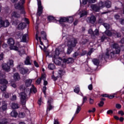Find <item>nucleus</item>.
I'll list each match as a JSON object with an SVG mask.
<instances>
[{"instance_id":"5701e85b","label":"nucleus","mask_w":124,"mask_h":124,"mask_svg":"<svg viewBox=\"0 0 124 124\" xmlns=\"http://www.w3.org/2000/svg\"><path fill=\"white\" fill-rule=\"evenodd\" d=\"M95 35H99V31H98V29L95 30V31L93 32L92 37L94 38V37H95Z\"/></svg>"},{"instance_id":"0e129e2a","label":"nucleus","mask_w":124,"mask_h":124,"mask_svg":"<svg viewBox=\"0 0 124 124\" xmlns=\"http://www.w3.org/2000/svg\"><path fill=\"white\" fill-rule=\"evenodd\" d=\"M95 1V0H88V2H89V3H94Z\"/></svg>"},{"instance_id":"f8f14e48","label":"nucleus","mask_w":124,"mask_h":124,"mask_svg":"<svg viewBox=\"0 0 124 124\" xmlns=\"http://www.w3.org/2000/svg\"><path fill=\"white\" fill-rule=\"evenodd\" d=\"M30 61H31V57H30V56H27L26 58L25 61H24L25 64H26L27 65L31 64V62Z\"/></svg>"},{"instance_id":"9b49d317","label":"nucleus","mask_w":124,"mask_h":124,"mask_svg":"<svg viewBox=\"0 0 124 124\" xmlns=\"http://www.w3.org/2000/svg\"><path fill=\"white\" fill-rule=\"evenodd\" d=\"M14 79L15 81H19L20 79H21V77H20V75L18 73H16L14 75Z\"/></svg>"},{"instance_id":"69168bd1","label":"nucleus","mask_w":124,"mask_h":124,"mask_svg":"<svg viewBox=\"0 0 124 124\" xmlns=\"http://www.w3.org/2000/svg\"><path fill=\"white\" fill-rule=\"evenodd\" d=\"M4 97L5 98H9V93H6L4 94Z\"/></svg>"},{"instance_id":"72a5a7b5","label":"nucleus","mask_w":124,"mask_h":124,"mask_svg":"<svg viewBox=\"0 0 124 124\" xmlns=\"http://www.w3.org/2000/svg\"><path fill=\"white\" fill-rule=\"evenodd\" d=\"M48 68L51 70H53V69H55V65L54 64H50L48 65Z\"/></svg>"},{"instance_id":"052dcab7","label":"nucleus","mask_w":124,"mask_h":124,"mask_svg":"<svg viewBox=\"0 0 124 124\" xmlns=\"http://www.w3.org/2000/svg\"><path fill=\"white\" fill-rule=\"evenodd\" d=\"M118 114H119V115H121V116H124V113L123 110L119 111L118 112Z\"/></svg>"},{"instance_id":"20e7f679","label":"nucleus","mask_w":124,"mask_h":124,"mask_svg":"<svg viewBox=\"0 0 124 124\" xmlns=\"http://www.w3.org/2000/svg\"><path fill=\"white\" fill-rule=\"evenodd\" d=\"M25 3V0H22L21 2H19L18 4H16L15 5V8L16 9H19L21 10V14H25V10H24V7L23 6V4Z\"/></svg>"},{"instance_id":"de8ad7c7","label":"nucleus","mask_w":124,"mask_h":124,"mask_svg":"<svg viewBox=\"0 0 124 124\" xmlns=\"http://www.w3.org/2000/svg\"><path fill=\"white\" fill-rule=\"evenodd\" d=\"M47 19L48 21H52V20H54V16H48L47 17Z\"/></svg>"},{"instance_id":"58836bf2","label":"nucleus","mask_w":124,"mask_h":124,"mask_svg":"<svg viewBox=\"0 0 124 124\" xmlns=\"http://www.w3.org/2000/svg\"><path fill=\"white\" fill-rule=\"evenodd\" d=\"M40 78L41 79V80L45 81L46 80V75L42 74Z\"/></svg>"},{"instance_id":"1a4fd4ad","label":"nucleus","mask_w":124,"mask_h":124,"mask_svg":"<svg viewBox=\"0 0 124 124\" xmlns=\"http://www.w3.org/2000/svg\"><path fill=\"white\" fill-rule=\"evenodd\" d=\"M2 67L5 71H7V72H9L10 71V66L8 65V63H4L2 64Z\"/></svg>"},{"instance_id":"864d4df0","label":"nucleus","mask_w":124,"mask_h":124,"mask_svg":"<svg viewBox=\"0 0 124 124\" xmlns=\"http://www.w3.org/2000/svg\"><path fill=\"white\" fill-rule=\"evenodd\" d=\"M86 15H87V12H84L81 14L80 18H81V17H84V16H86Z\"/></svg>"},{"instance_id":"423d86ee","label":"nucleus","mask_w":124,"mask_h":124,"mask_svg":"<svg viewBox=\"0 0 124 124\" xmlns=\"http://www.w3.org/2000/svg\"><path fill=\"white\" fill-rule=\"evenodd\" d=\"M52 102H53V99L51 98H49L47 101L48 106L46 109L47 112H48V111H50V110H52V109H53V108L54 107H52V105H51V103H52Z\"/></svg>"},{"instance_id":"c03bdc74","label":"nucleus","mask_w":124,"mask_h":124,"mask_svg":"<svg viewBox=\"0 0 124 124\" xmlns=\"http://www.w3.org/2000/svg\"><path fill=\"white\" fill-rule=\"evenodd\" d=\"M74 92L75 93H79V92H80V88H76L74 89Z\"/></svg>"},{"instance_id":"e2e57ef3","label":"nucleus","mask_w":124,"mask_h":124,"mask_svg":"<svg viewBox=\"0 0 124 124\" xmlns=\"http://www.w3.org/2000/svg\"><path fill=\"white\" fill-rule=\"evenodd\" d=\"M32 91L33 92V93H36V89L35 88V87H34V86H33V85H32Z\"/></svg>"},{"instance_id":"a19ab883","label":"nucleus","mask_w":124,"mask_h":124,"mask_svg":"<svg viewBox=\"0 0 124 124\" xmlns=\"http://www.w3.org/2000/svg\"><path fill=\"white\" fill-rule=\"evenodd\" d=\"M16 99H17V96H16V95H13L12 98L11 99V100L12 101H14L16 100Z\"/></svg>"},{"instance_id":"ea45409f","label":"nucleus","mask_w":124,"mask_h":124,"mask_svg":"<svg viewBox=\"0 0 124 124\" xmlns=\"http://www.w3.org/2000/svg\"><path fill=\"white\" fill-rule=\"evenodd\" d=\"M18 52L20 56H22V55H24L25 54V50H24V49L19 50Z\"/></svg>"},{"instance_id":"603ef678","label":"nucleus","mask_w":124,"mask_h":124,"mask_svg":"<svg viewBox=\"0 0 124 124\" xmlns=\"http://www.w3.org/2000/svg\"><path fill=\"white\" fill-rule=\"evenodd\" d=\"M89 113H94V112H95V108H92V109H90L89 111H88Z\"/></svg>"},{"instance_id":"c9c22d12","label":"nucleus","mask_w":124,"mask_h":124,"mask_svg":"<svg viewBox=\"0 0 124 124\" xmlns=\"http://www.w3.org/2000/svg\"><path fill=\"white\" fill-rule=\"evenodd\" d=\"M54 62L57 65H61V62H60V61L58 60L57 59H54Z\"/></svg>"},{"instance_id":"473e14b6","label":"nucleus","mask_w":124,"mask_h":124,"mask_svg":"<svg viewBox=\"0 0 124 124\" xmlns=\"http://www.w3.org/2000/svg\"><path fill=\"white\" fill-rule=\"evenodd\" d=\"M105 34L107 35L108 36H111L112 35V32L110 31L109 30H107L105 31Z\"/></svg>"},{"instance_id":"f03ea898","label":"nucleus","mask_w":124,"mask_h":124,"mask_svg":"<svg viewBox=\"0 0 124 124\" xmlns=\"http://www.w3.org/2000/svg\"><path fill=\"white\" fill-rule=\"evenodd\" d=\"M31 93L30 90L25 89L24 92H22L20 93V101L22 105H26V102L27 101V93Z\"/></svg>"},{"instance_id":"c85d7f7f","label":"nucleus","mask_w":124,"mask_h":124,"mask_svg":"<svg viewBox=\"0 0 124 124\" xmlns=\"http://www.w3.org/2000/svg\"><path fill=\"white\" fill-rule=\"evenodd\" d=\"M43 10V8H38V12H37V15L39 16H40L42 14V11Z\"/></svg>"},{"instance_id":"13d9d810","label":"nucleus","mask_w":124,"mask_h":124,"mask_svg":"<svg viewBox=\"0 0 124 124\" xmlns=\"http://www.w3.org/2000/svg\"><path fill=\"white\" fill-rule=\"evenodd\" d=\"M88 89H89V90H90V91H93V85L90 84L88 86Z\"/></svg>"},{"instance_id":"39448f33","label":"nucleus","mask_w":124,"mask_h":124,"mask_svg":"<svg viewBox=\"0 0 124 124\" xmlns=\"http://www.w3.org/2000/svg\"><path fill=\"white\" fill-rule=\"evenodd\" d=\"M121 52V49H118L116 50V52L112 51L110 53L109 52V50L108 49H107V52L106 53V56L107 58H109V56H110L111 58H115V56H116V54H120Z\"/></svg>"},{"instance_id":"c756f323","label":"nucleus","mask_w":124,"mask_h":124,"mask_svg":"<svg viewBox=\"0 0 124 124\" xmlns=\"http://www.w3.org/2000/svg\"><path fill=\"white\" fill-rule=\"evenodd\" d=\"M58 73L60 76H62L65 74V71L64 70H59Z\"/></svg>"},{"instance_id":"e433bc0d","label":"nucleus","mask_w":124,"mask_h":124,"mask_svg":"<svg viewBox=\"0 0 124 124\" xmlns=\"http://www.w3.org/2000/svg\"><path fill=\"white\" fill-rule=\"evenodd\" d=\"M6 85H3L2 86H1V90L2 91V92H4L5 91H6Z\"/></svg>"},{"instance_id":"2f4dec72","label":"nucleus","mask_w":124,"mask_h":124,"mask_svg":"<svg viewBox=\"0 0 124 124\" xmlns=\"http://www.w3.org/2000/svg\"><path fill=\"white\" fill-rule=\"evenodd\" d=\"M103 25L104 27H105L106 30H109V29H110V25H109L108 23H103Z\"/></svg>"},{"instance_id":"b1692460","label":"nucleus","mask_w":124,"mask_h":124,"mask_svg":"<svg viewBox=\"0 0 124 124\" xmlns=\"http://www.w3.org/2000/svg\"><path fill=\"white\" fill-rule=\"evenodd\" d=\"M111 47H112V48H113L114 49H115L116 50L121 49V48H120L119 44H118L117 43H114V44H112L111 46Z\"/></svg>"},{"instance_id":"7ed1b4c3","label":"nucleus","mask_w":124,"mask_h":124,"mask_svg":"<svg viewBox=\"0 0 124 124\" xmlns=\"http://www.w3.org/2000/svg\"><path fill=\"white\" fill-rule=\"evenodd\" d=\"M7 44L8 45H9L10 48L11 49V50H15V51H18V47L14 46V45L15 44V40H14V39L12 38L8 39L7 41Z\"/></svg>"},{"instance_id":"dca6fc26","label":"nucleus","mask_w":124,"mask_h":124,"mask_svg":"<svg viewBox=\"0 0 124 124\" xmlns=\"http://www.w3.org/2000/svg\"><path fill=\"white\" fill-rule=\"evenodd\" d=\"M111 5L112 4L111 3V1H110L109 0H107L105 2V6H106L107 8H110Z\"/></svg>"},{"instance_id":"f257e3e1","label":"nucleus","mask_w":124,"mask_h":124,"mask_svg":"<svg viewBox=\"0 0 124 124\" xmlns=\"http://www.w3.org/2000/svg\"><path fill=\"white\" fill-rule=\"evenodd\" d=\"M67 45L68 46L67 54L69 55V54L72 52V50H73L72 48L76 46V44H77V42H78V41H77V39L74 38H71L70 39H69V38H67Z\"/></svg>"},{"instance_id":"680f3d73","label":"nucleus","mask_w":124,"mask_h":124,"mask_svg":"<svg viewBox=\"0 0 124 124\" xmlns=\"http://www.w3.org/2000/svg\"><path fill=\"white\" fill-rule=\"evenodd\" d=\"M115 36H116V37H121V33L119 32H116L115 33Z\"/></svg>"},{"instance_id":"8fccbe9b","label":"nucleus","mask_w":124,"mask_h":124,"mask_svg":"<svg viewBox=\"0 0 124 124\" xmlns=\"http://www.w3.org/2000/svg\"><path fill=\"white\" fill-rule=\"evenodd\" d=\"M3 20L2 19L0 20V28L3 27Z\"/></svg>"},{"instance_id":"6e6d98bb","label":"nucleus","mask_w":124,"mask_h":124,"mask_svg":"<svg viewBox=\"0 0 124 124\" xmlns=\"http://www.w3.org/2000/svg\"><path fill=\"white\" fill-rule=\"evenodd\" d=\"M51 77L54 81H56V80H58V78H59V76L55 77V76H52Z\"/></svg>"},{"instance_id":"aec40b11","label":"nucleus","mask_w":124,"mask_h":124,"mask_svg":"<svg viewBox=\"0 0 124 124\" xmlns=\"http://www.w3.org/2000/svg\"><path fill=\"white\" fill-rule=\"evenodd\" d=\"M93 62L95 65H99V60L94 58L92 60Z\"/></svg>"},{"instance_id":"4c0bfd02","label":"nucleus","mask_w":124,"mask_h":124,"mask_svg":"<svg viewBox=\"0 0 124 124\" xmlns=\"http://www.w3.org/2000/svg\"><path fill=\"white\" fill-rule=\"evenodd\" d=\"M80 111H81V107L79 106H78V108L76 111V114H79Z\"/></svg>"},{"instance_id":"412c9836","label":"nucleus","mask_w":124,"mask_h":124,"mask_svg":"<svg viewBox=\"0 0 124 124\" xmlns=\"http://www.w3.org/2000/svg\"><path fill=\"white\" fill-rule=\"evenodd\" d=\"M59 22L60 24H62V23H65V22H67V17H62L59 20Z\"/></svg>"},{"instance_id":"3c124183","label":"nucleus","mask_w":124,"mask_h":124,"mask_svg":"<svg viewBox=\"0 0 124 124\" xmlns=\"http://www.w3.org/2000/svg\"><path fill=\"white\" fill-rule=\"evenodd\" d=\"M38 8H43L42 6H41V1L39 0L38 1Z\"/></svg>"},{"instance_id":"5fc2aeb1","label":"nucleus","mask_w":124,"mask_h":124,"mask_svg":"<svg viewBox=\"0 0 124 124\" xmlns=\"http://www.w3.org/2000/svg\"><path fill=\"white\" fill-rule=\"evenodd\" d=\"M34 65L36 67H39V64L35 61H34Z\"/></svg>"},{"instance_id":"2eb2a0df","label":"nucleus","mask_w":124,"mask_h":124,"mask_svg":"<svg viewBox=\"0 0 124 124\" xmlns=\"http://www.w3.org/2000/svg\"><path fill=\"white\" fill-rule=\"evenodd\" d=\"M91 8L94 11H95L96 12H97L98 11H99V10L100 8L99 6H96V5H92L91 6Z\"/></svg>"},{"instance_id":"cd10ccee","label":"nucleus","mask_w":124,"mask_h":124,"mask_svg":"<svg viewBox=\"0 0 124 124\" xmlns=\"http://www.w3.org/2000/svg\"><path fill=\"white\" fill-rule=\"evenodd\" d=\"M41 36L42 37L43 39L46 40V33L45 31H41Z\"/></svg>"},{"instance_id":"4d7b16f0","label":"nucleus","mask_w":124,"mask_h":124,"mask_svg":"<svg viewBox=\"0 0 124 124\" xmlns=\"http://www.w3.org/2000/svg\"><path fill=\"white\" fill-rule=\"evenodd\" d=\"M14 63V62L13 61V60H10L9 61L10 65H11V66H13Z\"/></svg>"},{"instance_id":"6ab92c4d","label":"nucleus","mask_w":124,"mask_h":124,"mask_svg":"<svg viewBox=\"0 0 124 124\" xmlns=\"http://www.w3.org/2000/svg\"><path fill=\"white\" fill-rule=\"evenodd\" d=\"M29 72V69H25V68H21L20 70V73L21 74H23V75L25 74H27Z\"/></svg>"},{"instance_id":"6e6552de","label":"nucleus","mask_w":124,"mask_h":124,"mask_svg":"<svg viewBox=\"0 0 124 124\" xmlns=\"http://www.w3.org/2000/svg\"><path fill=\"white\" fill-rule=\"evenodd\" d=\"M0 110L1 111H6V110H7V103H6L5 101L2 102V106L0 107Z\"/></svg>"},{"instance_id":"4468645a","label":"nucleus","mask_w":124,"mask_h":124,"mask_svg":"<svg viewBox=\"0 0 124 124\" xmlns=\"http://www.w3.org/2000/svg\"><path fill=\"white\" fill-rule=\"evenodd\" d=\"M11 107L12 109H18V108H20V105H19L17 103H12Z\"/></svg>"},{"instance_id":"a18cd8bd","label":"nucleus","mask_w":124,"mask_h":124,"mask_svg":"<svg viewBox=\"0 0 124 124\" xmlns=\"http://www.w3.org/2000/svg\"><path fill=\"white\" fill-rule=\"evenodd\" d=\"M11 87H12L13 88H14L15 89L16 88L17 85H16V83H14V82H12L11 83Z\"/></svg>"},{"instance_id":"49530a36","label":"nucleus","mask_w":124,"mask_h":124,"mask_svg":"<svg viewBox=\"0 0 124 124\" xmlns=\"http://www.w3.org/2000/svg\"><path fill=\"white\" fill-rule=\"evenodd\" d=\"M103 105H104V102L101 101L100 102V103L98 104V106L99 107H102V106H103Z\"/></svg>"},{"instance_id":"09e8293b","label":"nucleus","mask_w":124,"mask_h":124,"mask_svg":"<svg viewBox=\"0 0 124 124\" xmlns=\"http://www.w3.org/2000/svg\"><path fill=\"white\" fill-rule=\"evenodd\" d=\"M88 32L90 34H91V36L93 37V29H90Z\"/></svg>"},{"instance_id":"ddd939ff","label":"nucleus","mask_w":124,"mask_h":124,"mask_svg":"<svg viewBox=\"0 0 124 124\" xmlns=\"http://www.w3.org/2000/svg\"><path fill=\"white\" fill-rule=\"evenodd\" d=\"M12 17H14V18H20L21 16L19 13L17 12H13L12 14Z\"/></svg>"},{"instance_id":"f704fd0d","label":"nucleus","mask_w":124,"mask_h":124,"mask_svg":"<svg viewBox=\"0 0 124 124\" xmlns=\"http://www.w3.org/2000/svg\"><path fill=\"white\" fill-rule=\"evenodd\" d=\"M67 22H68V23H72L73 22V17L70 16L68 17H67Z\"/></svg>"},{"instance_id":"bb28decb","label":"nucleus","mask_w":124,"mask_h":124,"mask_svg":"<svg viewBox=\"0 0 124 124\" xmlns=\"http://www.w3.org/2000/svg\"><path fill=\"white\" fill-rule=\"evenodd\" d=\"M28 34H25L23 35L22 37V40L23 42H27V38H28Z\"/></svg>"},{"instance_id":"9d476101","label":"nucleus","mask_w":124,"mask_h":124,"mask_svg":"<svg viewBox=\"0 0 124 124\" xmlns=\"http://www.w3.org/2000/svg\"><path fill=\"white\" fill-rule=\"evenodd\" d=\"M62 62L64 63H72V62H74V60H73L72 58H69L67 59H63Z\"/></svg>"},{"instance_id":"f3484780","label":"nucleus","mask_w":124,"mask_h":124,"mask_svg":"<svg viewBox=\"0 0 124 124\" xmlns=\"http://www.w3.org/2000/svg\"><path fill=\"white\" fill-rule=\"evenodd\" d=\"M25 27H26V23L21 22L18 25V28L19 30H24Z\"/></svg>"},{"instance_id":"0eeeda50","label":"nucleus","mask_w":124,"mask_h":124,"mask_svg":"<svg viewBox=\"0 0 124 124\" xmlns=\"http://www.w3.org/2000/svg\"><path fill=\"white\" fill-rule=\"evenodd\" d=\"M96 20V18L94 16H92L91 17H88L87 19V21L88 23H91V24H94Z\"/></svg>"},{"instance_id":"7c9ffc66","label":"nucleus","mask_w":124,"mask_h":124,"mask_svg":"<svg viewBox=\"0 0 124 124\" xmlns=\"http://www.w3.org/2000/svg\"><path fill=\"white\" fill-rule=\"evenodd\" d=\"M99 8H103V7H105V2L101 1L99 3Z\"/></svg>"},{"instance_id":"393cba45","label":"nucleus","mask_w":124,"mask_h":124,"mask_svg":"<svg viewBox=\"0 0 124 124\" xmlns=\"http://www.w3.org/2000/svg\"><path fill=\"white\" fill-rule=\"evenodd\" d=\"M11 115L12 117H14L15 118H16V117L18 116V113H17V111H16V110H13L11 112Z\"/></svg>"},{"instance_id":"bf43d9fd","label":"nucleus","mask_w":124,"mask_h":124,"mask_svg":"<svg viewBox=\"0 0 124 124\" xmlns=\"http://www.w3.org/2000/svg\"><path fill=\"white\" fill-rule=\"evenodd\" d=\"M41 103H42V99L40 98L38 101V104L40 106V105H41Z\"/></svg>"},{"instance_id":"a878e982","label":"nucleus","mask_w":124,"mask_h":124,"mask_svg":"<svg viewBox=\"0 0 124 124\" xmlns=\"http://www.w3.org/2000/svg\"><path fill=\"white\" fill-rule=\"evenodd\" d=\"M10 25L9 21L7 20H3V28H7Z\"/></svg>"},{"instance_id":"a211bd4d","label":"nucleus","mask_w":124,"mask_h":124,"mask_svg":"<svg viewBox=\"0 0 124 124\" xmlns=\"http://www.w3.org/2000/svg\"><path fill=\"white\" fill-rule=\"evenodd\" d=\"M0 84L1 85H7L8 84V81L5 79H0Z\"/></svg>"},{"instance_id":"4be33fe9","label":"nucleus","mask_w":124,"mask_h":124,"mask_svg":"<svg viewBox=\"0 0 124 124\" xmlns=\"http://www.w3.org/2000/svg\"><path fill=\"white\" fill-rule=\"evenodd\" d=\"M32 82V80L31 79H27L26 80L25 85L26 87H30V86L31 84V82Z\"/></svg>"},{"instance_id":"37998d69","label":"nucleus","mask_w":124,"mask_h":124,"mask_svg":"<svg viewBox=\"0 0 124 124\" xmlns=\"http://www.w3.org/2000/svg\"><path fill=\"white\" fill-rule=\"evenodd\" d=\"M41 83V78H38L36 81V85H39Z\"/></svg>"},{"instance_id":"338daca9","label":"nucleus","mask_w":124,"mask_h":124,"mask_svg":"<svg viewBox=\"0 0 124 124\" xmlns=\"http://www.w3.org/2000/svg\"><path fill=\"white\" fill-rule=\"evenodd\" d=\"M120 21L122 25H124V18L121 19Z\"/></svg>"},{"instance_id":"774afa93","label":"nucleus","mask_w":124,"mask_h":124,"mask_svg":"<svg viewBox=\"0 0 124 124\" xmlns=\"http://www.w3.org/2000/svg\"><path fill=\"white\" fill-rule=\"evenodd\" d=\"M54 124H60L59 121L57 119H54Z\"/></svg>"},{"instance_id":"79ce46f5","label":"nucleus","mask_w":124,"mask_h":124,"mask_svg":"<svg viewBox=\"0 0 124 124\" xmlns=\"http://www.w3.org/2000/svg\"><path fill=\"white\" fill-rule=\"evenodd\" d=\"M115 107L117 108V109H121V108H122V105H121L120 104H116Z\"/></svg>"}]
</instances>
